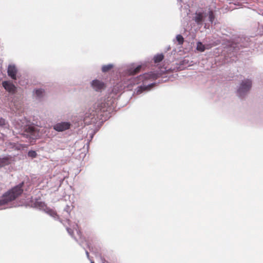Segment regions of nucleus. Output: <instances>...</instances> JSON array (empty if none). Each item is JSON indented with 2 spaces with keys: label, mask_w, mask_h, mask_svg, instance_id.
<instances>
[{
  "label": "nucleus",
  "mask_w": 263,
  "mask_h": 263,
  "mask_svg": "<svg viewBox=\"0 0 263 263\" xmlns=\"http://www.w3.org/2000/svg\"><path fill=\"white\" fill-rule=\"evenodd\" d=\"M163 55L162 54H157L154 58L155 63H159L162 61L163 59Z\"/></svg>",
  "instance_id": "obj_18"
},
{
  "label": "nucleus",
  "mask_w": 263,
  "mask_h": 263,
  "mask_svg": "<svg viewBox=\"0 0 263 263\" xmlns=\"http://www.w3.org/2000/svg\"><path fill=\"white\" fill-rule=\"evenodd\" d=\"M114 65L111 64H109L107 65H105L102 66V71L103 72H106L110 70L112 67Z\"/></svg>",
  "instance_id": "obj_17"
},
{
  "label": "nucleus",
  "mask_w": 263,
  "mask_h": 263,
  "mask_svg": "<svg viewBox=\"0 0 263 263\" xmlns=\"http://www.w3.org/2000/svg\"><path fill=\"white\" fill-rule=\"evenodd\" d=\"M79 244L80 246H82V244L81 243V242H80Z\"/></svg>",
  "instance_id": "obj_26"
},
{
  "label": "nucleus",
  "mask_w": 263,
  "mask_h": 263,
  "mask_svg": "<svg viewBox=\"0 0 263 263\" xmlns=\"http://www.w3.org/2000/svg\"><path fill=\"white\" fill-rule=\"evenodd\" d=\"M7 124V122L6 120L0 117V126L1 127H5Z\"/></svg>",
  "instance_id": "obj_20"
},
{
  "label": "nucleus",
  "mask_w": 263,
  "mask_h": 263,
  "mask_svg": "<svg viewBox=\"0 0 263 263\" xmlns=\"http://www.w3.org/2000/svg\"><path fill=\"white\" fill-rule=\"evenodd\" d=\"M10 163V159L9 157L5 156L2 158L0 157V168L9 165Z\"/></svg>",
  "instance_id": "obj_14"
},
{
  "label": "nucleus",
  "mask_w": 263,
  "mask_h": 263,
  "mask_svg": "<svg viewBox=\"0 0 263 263\" xmlns=\"http://www.w3.org/2000/svg\"><path fill=\"white\" fill-rule=\"evenodd\" d=\"M159 73L155 71H151L148 73H145L139 76H132L129 79V84L135 85L141 82L142 84L138 86L135 90L137 94H140L143 91H148L155 84L154 82L148 83V81L152 82L158 78Z\"/></svg>",
  "instance_id": "obj_2"
},
{
  "label": "nucleus",
  "mask_w": 263,
  "mask_h": 263,
  "mask_svg": "<svg viewBox=\"0 0 263 263\" xmlns=\"http://www.w3.org/2000/svg\"><path fill=\"white\" fill-rule=\"evenodd\" d=\"M178 2H181L182 0H177Z\"/></svg>",
  "instance_id": "obj_28"
},
{
  "label": "nucleus",
  "mask_w": 263,
  "mask_h": 263,
  "mask_svg": "<svg viewBox=\"0 0 263 263\" xmlns=\"http://www.w3.org/2000/svg\"><path fill=\"white\" fill-rule=\"evenodd\" d=\"M26 118L16 120L13 124L18 132L26 137L35 139L39 137L37 128L33 125H27L26 123Z\"/></svg>",
  "instance_id": "obj_4"
},
{
  "label": "nucleus",
  "mask_w": 263,
  "mask_h": 263,
  "mask_svg": "<svg viewBox=\"0 0 263 263\" xmlns=\"http://www.w3.org/2000/svg\"><path fill=\"white\" fill-rule=\"evenodd\" d=\"M91 261V263H94V262L92 260H90Z\"/></svg>",
  "instance_id": "obj_27"
},
{
  "label": "nucleus",
  "mask_w": 263,
  "mask_h": 263,
  "mask_svg": "<svg viewBox=\"0 0 263 263\" xmlns=\"http://www.w3.org/2000/svg\"><path fill=\"white\" fill-rule=\"evenodd\" d=\"M2 84L4 89L9 93H14L16 91V87L10 81H4Z\"/></svg>",
  "instance_id": "obj_10"
},
{
  "label": "nucleus",
  "mask_w": 263,
  "mask_h": 263,
  "mask_svg": "<svg viewBox=\"0 0 263 263\" xmlns=\"http://www.w3.org/2000/svg\"><path fill=\"white\" fill-rule=\"evenodd\" d=\"M17 68L14 64H10L7 68L8 76L12 80H16V74L17 72Z\"/></svg>",
  "instance_id": "obj_11"
},
{
  "label": "nucleus",
  "mask_w": 263,
  "mask_h": 263,
  "mask_svg": "<svg viewBox=\"0 0 263 263\" xmlns=\"http://www.w3.org/2000/svg\"><path fill=\"white\" fill-rule=\"evenodd\" d=\"M215 18L213 10L206 8L197 9L193 17V20L198 26L204 25L205 28H209L210 25H212Z\"/></svg>",
  "instance_id": "obj_3"
},
{
  "label": "nucleus",
  "mask_w": 263,
  "mask_h": 263,
  "mask_svg": "<svg viewBox=\"0 0 263 263\" xmlns=\"http://www.w3.org/2000/svg\"><path fill=\"white\" fill-rule=\"evenodd\" d=\"M176 40L178 42V44L179 45H182L184 43V38L181 34L177 35L176 37Z\"/></svg>",
  "instance_id": "obj_19"
},
{
  "label": "nucleus",
  "mask_w": 263,
  "mask_h": 263,
  "mask_svg": "<svg viewBox=\"0 0 263 263\" xmlns=\"http://www.w3.org/2000/svg\"><path fill=\"white\" fill-rule=\"evenodd\" d=\"M83 247V248H84V249H85V253H86V256H87V258H88L89 259H89V253H88V251L85 249V248L84 247Z\"/></svg>",
  "instance_id": "obj_23"
},
{
  "label": "nucleus",
  "mask_w": 263,
  "mask_h": 263,
  "mask_svg": "<svg viewBox=\"0 0 263 263\" xmlns=\"http://www.w3.org/2000/svg\"><path fill=\"white\" fill-rule=\"evenodd\" d=\"M87 144L88 145V144H89V142H87Z\"/></svg>",
  "instance_id": "obj_29"
},
{
  "label": "nucleus",
  "mask_w": 263,
  "mask_h": 263,
  "mask_svg": "<svg viewBox=\"0 0 263 263\" xmlns=\"http://www.w3.org/2000/svg\"><path fill=\"white\" fill-rule=\"evenodd\" d=\"M91 86L96 91H101L105 87L104 83L99 80H93L91 82Z\"/></svg>",
  "instance_id": "obj_9"
},
{
  "label": "nucleus",
  "mask_w": 263,
  "mask_h": 263,
  "mask_svg": "<svg viewBox=\"0 0 263 263\" xmlns=\"http://www.w3.org/2000/svg\"><path fill=\"white\" fill-rule=\"evenodd\" d=\"M70 211L71 207L69 205H67L64 209V212L66 213V214L64 215V216L66 217V222H67L68 224L69 220L68 219V217L70 214Z\"/></svg>",
  "instance_id": "obj_15"
},
{
  "label": "nucleus",
  "mask_w": 263,
  "mask_h": 263,
  "mask_svg": "<svg viewBox=\"0 0 263 263\" xmlns=\"http://www.w3.org/2000/svg\"><path fill=\"white\" fill-rule=\"evenodd\" d=\"M76 230L78 235L80 236V237H81V232L77 229Z\"/></svg>",
  "instance_id": "obj_24"
},
{
  "label": "nucleus",
  "mask_w": 263,
  "mask_h": 263,
  "mask_svg": "<svg viewBox=\"0 0 263 263\" xmlns=\"http://www.w3.org/2000/svg\"><path fill=\"white\" fill-rule=\"evenodd\" d=\"M252 81L250 79L242 80L237 87L236 95L240 99L245 98L251 89Z\"/></svg>",
  "instance_id": "obj_6"
},
{
  "label": "nucleus",
  "mask_w": 263,
  "mask_h": 263,
  "mask_svg": "<svg viewBox=\"0 0 263 263\" xmlns=\"http://www.w3.org/2000/svg\"><path fill=\"white\" fill-rule=\"evenodd\" d=\"M33 95L36 99L41 100L45 95V90L42 88L35 89L33 90Z\"/></svg>",
  "instance_id": "obj_12"
},
{
  "label": "nucleus",
  "mask_w": 263,
  "mask_h": 263,
  "mask_svg": "<svg viewBox=\"0 0 263 263\" xmlns=\"http://www.w3.org/2000/svg\"><path fill=\"white\" fill-rule=\"evenodd\" d=\"M141 68V65H138L135 68H134V67L128 68L126 70V71H127L126 73L129 76L134 75V74L137 73V72H138Z\"/></svg>",
  "instance_id": "obj_13"
},
{
  "label": "nucleus",
  "mask_w": 263,
  "mask_h": 263,
  "mask_svg": "<svg viewBox=\"0 0 263 263\" xmlns=\"http://www.w3.org/2000/svg\"><path fill=\"white\" fill-rule=\"evenodd\" d=\"M71 123L69 122H59L53 125V128L55 131L61 132L70 128Z\"/></svg>",
  "instance_id": "obj_8"
},
{
  "label": "nucleus",
  "mask_w": 263,
  "mask_h": 263,
  "mask_svg": "<svg viewBox=\"0 0 263 263\" xmlns=\"http://www.w3.org/2000/svg\"><path fill=\"white\" fill-rule=\"evenodd\" d=\"M114 106L109 101L99 100L85 114L84 121L86 124H96L103 122L111 117Z\"/></svg>",
  "instance_id": "obj_1"
},
{
  "label": "nucleus",
  "mask_w": 263,
  "mask_h": 263,
  "mask_svg": "<svg viewBox=\"0 0 263 263\" xmlns=\"http://www.w3.org/2000/svg\"><path fill=\"white\" fill-rule=\"evenodd\" d=\"M66 230L67 232L69 233V234L72 237V234H73V231L71 230V228L66 227Z\"/></svg>",
  "instance_id": "obj_22"
},
{
  "label": "nucleus",
  "mask_w": 263,
  "mask_h": 263,
  "mask_svg": "<svg viewBox=\"0 0 263 263\" xmlns=\"http://www.w3.org/2000/svg\"><path fill=\"white\" fill-rule=\"evenodd\" d=\"M93 136V134H90V138L91 139L92 138Z\"/></svg>",
  "instance_id": "obj_25"
},
{
  "label": "nucleus",
  "mask_w": 263,
  "mask_h": 263,
  "mask_svg": "<svg viewBox=\"0 0 263 263\" xmlns=\"http://www.w3.org/2000/svg\"><path fill=\"white\" fill-rule=\"evenodd\" d=\"M33 206L40 210L44 211L46 213L53 217L55 220H59V221L66 226L63 221L59 217L57 213L52 209L47 206L45 203L40 199H35L33 202Z\"/></svg>",
  "instance_id": "obj_7"
},
{
  "label": "nucleus",
  "mask_w": 263,
  "mask_h": 263,
  "mask_svg": "<svg viewBox=\"0 0 263 263\" xmlns=\"http://www.w3.org/2000/svg\"><path fill=\"white\" fill-rule=\"evenodd\" d=\"M28 156H29L31 158H35L37 155V154H36V152H35L34 151H30L28 153Z\"/></svg>",
  "instance_id": "obj_21"
},
{
  "label": "nucleus",
  "mask_w": 263,
  "mask_h": 263,
  "mask_svg": "<svg viewBox=\"0 0 263 263\" xmlns=\"http://www.w3.org/2000/svg\"><path fill=\"white\" fill-rule=\"evenodd\" d=\"M196 49L200 52H203L205 50V47L204 45H203L201 42L199 41L197 43Z\"/></svg>",
  "instance_id": "obj_16"
},
{
  "label": "nucleus",
  "mask_w": 263,
  "mask_h": 263,
  "mask_svg": "<svg viewBox=\"0 0 263 263\" xmlns=\"http://www.w3.org/2000/svg\"><path fill=\"white\" fill-rule=\"evenodd\" d=\"M23 184V182L20 183L5 193L0 199V206L6 205L20 196L23 191L22 189Z\"/></svg>",
  "instance_id": "obj_5"
}]
</instances>
